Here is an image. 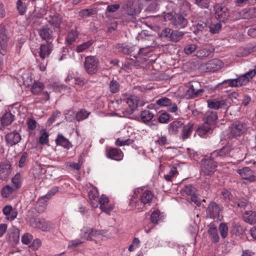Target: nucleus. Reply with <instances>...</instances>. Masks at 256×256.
<instances>
[{
    "label": "nucleus",
    "mask_w": 256,
    "mask_h": 256,
    "mask_svg": "<svg viewBox=\"0 0 256 256\" xmlns=\"http://www.w3.org/2000/svg\"><path fill=\"white\" fill-rule=\"evenodd\" d=\"M53 48V45L51 42L46 44H42L38 51L39 55L42 60L48 57Z\"/></svg>",
    "instance_id": "19"
},
{
    "label": "nucleus",
    "mask_w": 256,
    "mask_h": 256,
    "mask_svg": "<svg viewBox=\"0 0 256 256\" xmlns=\"http://www.w3.org/2000/svg\"><path fill=\"white\" fill-rule=\"evenodd\" d=\"M14 191L16 190L13 187L6 185L2 190V196L4 198H8Z\"/></svg>",
    "instance_id": "41"
},
{
    "label": "nucleus",
    "mask_w": 256,
    "mask_h": 256,
    "mask_svg": "<svg viewBox=\"0 0 256 256\" xmlns=\"http://www.w3.org/2000/svg\"><path fill=\"white\" fill-rule=\"evenodd\" d=\"M208 107L212 109L218 110L226 104L224 100H216V99L208 100L207 101Z\"/></svg>",
    "instance_id": "29"
},
{
    "label": "nucleus",
    "mask_w": 256,
    "mask_h": 256,
    "mask_svg": "<svg viewBox=\"0 0 256 256\" xmlns=\"http://www.w3.org/2000/svg\"><path fill=\"white\" fill-rule=\"evenodd\" d=\"M106 155L108 158L116 160H120L123 158L122 152L116 148H110L106 150Z\"/></svg>",
    "instance_id": "20"
},
{
    "label": "nucleus",
    "mask_w": 256,
    "mask_h": 256,
    "mask_svg": "<svg viewBox=\"0 0 256 256\" xmlns=\"http://www.w3.org/2000/svg\"><path fill=\"white\" fill-rule=\"evenodd\" d=\"M178 174V171L176 168L171 170L168 174L164 175V178L168 182H171L172 178Z\"/></svg>",
    "instance_id": "57"
},
{
    "label": "nucleus",
    "mask_w": 256,
    "mask_h": 256,
    "mask_svg": "<svg viewBox=\"0 0 256 256\" xmlns=\"http://www.w3.org/2000/svg\"><path fill=\"white\" fill-rule=\"evenodd\" d=\"M91 228H84L81 231V238L86 240H90L91 238Z\"/></svg>",
    "instance_id": "52"
},
{
    "label": "nucleus",
    "mask_w": 256,
    "mask_h": 256,
    "mask_svg": "<svg viewBox=\"0 0 256 256\" xmlns=\"http://www.w3.org/2000/svg\"><path fill=\"white\" fill-rule=\"evenodd\" d=\"M153 197L154 194L151 191L144 190L140 196L141 202L144 204H150L152 201Z\"/></svg>",
    "instance_id": "28"
},
{
    "label": "nucleus",
    "mask_w": 256,
    "mask_h": 256,
    "mask_svg": "<svg viewBox=\"0 0 256 256\" xmlns=\"http://www.w3.org/2000/svg\"><path fill=\"white\" fill-rule=\"evenodd\" d=\"M30 224L32 227L38 228L42 231H48L52 228L50 222L40 218H32L30 220Z\"/></svg>",
    "instance_id": "11"
},
{
    "label": "nucleus",
    "mask_w": 256,
    "mask_h": 256,
    "mask_svg": "<svg viewBox=\"0 0 256 256\" xmlns=\"http://www.w3.org/2000/svg\"><path fill=\"white\" fill-rule=\"evenodd\" d=\"M255 11L256 9L254 8H250L248 10L245 9L241 12V14L244 18L248 19L256 16V15L254 14Z\"/></svg>",
    "instance_id": "43"
},
{
    "label": "nucleus",
    "mask_w": 256,
    "mask_h": 256,
    "mask_svg": "<svg viewBox=\"0 0 256 256\" xmlns=\"http://www.w3.org/2000/svg\"><path fill=\"white\" fill-rule=\"evenodd\" d=\"M93 11L92 9L82 10L80 12V15L84 18L88 17L93 14Z\"/></svg>",
    "instance_id": "64"
},
{
    "label": "nucleus",
    "mask_w": 256,
    "mask_h": 256,
    "mask_svg": "<svg viewBox=\"0 0 256 256\" xmlns=\"http://www.w3.org/2000/svg\"><path fill=\"white\" fill-rule=\"evenodd\" d=\"M187 89L186 91L185 96L186 98H194L202 96L204 92L200 88V84L196 81H193L188 83L186 85Z\"/></svg>",
    "instance_id": "2"
},
{
    "label": "nucleus",
    "mask_w": 256,
    "mask_h": 256,
    "mask_svg": "<svg viewBox=\"0 0 256 256\" xmlns=\"http://www.w3.org/2000/svg\"><path fill=\"white\" fill-rule=\"evenodd\" d=\"M222 64V61L220 60L218 58L212 59L206 64V68L209 72H215L220 70Z\"/></svg>",
    "instance_id": "21"
},
{
    "label": "nucleus",
    "mask_w": 256,
    "mask_h": 256,
    "mask_svg": "<svg viewBox=\"0 0 256 256\" xmlns=\"http://www.w3.org/2000/svg\"><path fill=\"white\" fill-rule=\"evenodd\" d=\"M222 28V24L220 23L212 24L210 26V31L212 34H216Z\"/></svg>",
    "instance_id": "62"
},
{
    "label": "nucleus",
    "mask_w": 256,
    "mask_h": 256,
    "mask_svg": "<svg viewBox=\"0 0 256 256\" xmlns=\"http://www.w3.org/2000/svg\"><path fill=\"white\" fill-rule=\"evenodd\" d=\"M79 33L76 30H71L66 38V42L68 45L72 44L75 42L78 36Z\"/></svg>",
    "instance_id": "31"
},
{
    "label": "nucleus",
    "mask_w": 256,
    "mask_h": 256,
    "mask_svg": "<svg viewBox=\"0 0 256 256\" xmlns=\"http://www.w3.org/2000/svg\"><path fill=\"white\" fill-rule=\"evenodd\" d=\"M44 88V84L38 81H34L31 87V92L33 94L37 95L41 92Z\"/></svg>",
    "instance_id": "33"
},
{
    "label": "nucleus",
    "mask_w": 256,
    "mask_h": 256,
    "mask_svg": "<svg viewBox=\"0 0 256 256\" xmlns=\"http://www.w3.org/2000/svg\"><path fill=\"white\" fill-rule=\"evenodd\" d=\"M98 195L99 193L98 190L96 187L93 188L88 192L89 198L94 204H95V202H96L98 201L99 198Z\"/></svg>",
    "instance_id": "42"
},
{
    "label": "nucleus",
    "mask_w": 256,
    "mask_h": 256,
    "mask_svg": "<svg viewBox=\"0 0 256 256\" xmlns=\"http://www.w3.org/2000/svg\"><path fill=\"white\" fill-rule=\"evenodd\" d=\"M58 187L54 186L44 196L39 198L37 202V205L42 207L41 210L44 211L46 206V202L52 196H54L58 191Z\"/></svg>",
    "instance_id": "12"
},
{
    "label": "nucleus",
    "mask_w": 256,
    "mask_h": 256,
    "mask_svg": "<svg viewBox=\"0 0 256 256\" xmlns=\"http://www.w3.org/2000/svg\"><path fill=\"white\" fill-rule=\"evenodd\" d=\"M236 172L242 179L248 180L250 182H254L256 180L254 172L249 167L238 169L236 170Z\"/></svg>",
    "instance_id": "16"
},
{
    "label": "nucleus",
    "mask_w": 256,
    "mask_h": 256,
    "mask_svg": "<svg viewBox=\"0 0 256 256\" xmlns=\"http://www.w3.org/2000/svg\"><path fill=\"white\" fill-rule=\"evenodd\" d=\"M40 136L39 142L42 144H47L48 142V134L46 130H42L40 132Z\"/></svg>",
    "instance_id": "47"
},
{
    "label": "nucleus",
    "mask_w": 256,
    "mask_h": 256,
    "mask_svg": "<svg viewBox=\"0 0 256 256\" xmlns=\"http://www.w3.org/2000/svg\"><path fill=\"white\" fill-rule=\"evenodd\" d=\"M32 240V234L26 233L22 238V242L24 244H28L30 243Z\"/></svg>",
    "instance_id": "61"
},
{
    "label": "nucleus",
    "mask_w": 256,
    "mask_h": 256,
    "mask_svg": "<svg viewBox=\"0 0 256 256\" xmlns=\"http://www.w3.org/2000/svg\"><path fill=\"white\" fill-rule=\"evenodd\" d=\"M55 142L58 146H60L69 149L72 147V144L69 140L60 134H58Z\"/></svg>",
    "instance_id": "24"
},
{
    "label": "nucleus",
    "mask_w": 256,
    "mask_h": 256,
    "mask_svg": "<svg viewBox=\"0 0 256 256\" xmlns=\"http://www.w3.org/2000/svg\"><path fill=\"white\" fill-rule=\"evenodd\" d=\"M244 220L250 224L256 223V212L246 211L243 214Z\"/></svg>",
    "instance_id": "27"
},
{
    "label": "nucleus",
    "mask_w": 256,
    "mask_h": 256,
    "mask_svg": "<svg viewBox=\"0 0 256 256\" xmlns=\"http://www.w3.org/2000/svg\"><path fill=\"white\" fill-rule=\"evenodd\" d=\"M218 120V114L216 112L208 111L206 114L204 121L206 124L211 126L214 125Z\"/></svg>",
    "instance_id": "22"
},
{
    "label": "nucleus",
    "mask_w": 256,
    "mask_h": 256,
    "mask_svg": "<svg viewBox=\"0 0 256 256\" xmlns=\"http://www.w3.org/2000/svg\"><path fill=\"white\" fill-rule=\"evenodd\" d=\"M170 118V114L166 112L161 114L158 118V122L162 124L168 123Z\"/></svg>",
    "instance_id": "55"
},
{
    "label": "nucleus",
    "mask_w": 256,
    "mask_h": 256,
    "mask_svg": "<svg viewBox=\"0 0 256 256\" xmlns=\"http://www.w3.org/2000/svg\"><path fill=\"white\" fill-rule=\"evenodd\" d=\"M119 49L120 51L122 52L124 54H130L136 59L139 58L141 56L146 55V53L143 52L144 48H142L139 49L136 46H122L119 48Z\"/></svg>",
    "instance_id": "7"
},
{
    "label": "nucleus",
    "mask_w": 256,
    "mask_h": 256,
    "mask_svg": "<svg viewBox=\"0 0 256 256\" xmlns=\"http://www.w3.org/2000/svg\"><path fill=\"white\" fill-rule=\"evenodd\" d=\"M216 16L220 20H224L228 16V8L224 6H218L216 12Z\"/></svg>",
    "instance_id": "30"
},
{
    "label": "nucleus",
    "mask_w": 256,
    "mask_h": 256,
    "mask_svg": "<svg viewBox=\"0 0 256 256\" xmlns=\"http://www.w3.org/2000/svg\"><path fill=\"white\" fill-rule=\"evenodd\" d=\"M154 114L149 110H144L141 112L140 117L144 122H150L153 118Z\"/></svg>",
    "instance_id": "38"
},
{
    "label": "nucleus",
    "mask_w": 256,
    "mask_h": 256,
    "mask_svg": "<svg viewBox=\"0 0 256 256\" xmlns=\"http://www.w3.org/2000/svg\"><path fill=\"white\" fill-rule=\"evenodd\" d=\"M155 143L156 144L160 146L169 144L168 140L166 135H161L158 136V139L155 140Z\"/></svg>",
    "instance_id": "51"
},
{
    "label": "nucleus",
    "mask_w": 256,
    "mask_h": 256,
    "mask_svg": "<svg viewBox=\"0 0 256 256\" xmlns=\"http://www.w3.org/2000/svg\"><path fill=\"white\" fill-rule=\"evenodd\" d=\"M90 114V112L84 109H82L76 113V118L78 122L82 121L87 118Z\"/></svg>",
    "instance_id": "39"
},
{
    "label": "nucleus",
    "mask_w": 256,
    "mask_h": 256,
    "mask_svg": "<svg viewBox=\"0 0 256 256\" xmlns=\"http://www.w3.org/2000/svg\"><path fill=\"white\" fill-rule=\"evenodd\" d=\"M206 24L203 22H198L196 26V28L194 30V33L196 34H198L200 32H202L206 27Z\"/></svg>",
    "instance_id": "56"
},
{
    "label": "nucleus",
    "mask_w": 256,
    "mask_h": 256,
    "mask_svg": "<svg viewBox=\"0 0 256 256\" xmlns=\"http://www.w3.org/2000/svg\"><path fill=\"white\" fill-rule=\"evenodd\" d=\"M28 128L30 130H34L36 127L37 122L36 120L32 118H30L26 122Z\"/></svg>",
    "instance_id": "63"
},
{
    "label": "nucleus",
    "mask_w": 256,
    "mask_h": 256,
    "mask_svg": "<svg viewBox=\"0 0 256 256\" xmlns=\"http://www.w3.org/2000/svg\"><path fill=\"white\" fill-rule=\"evenodd\" d=\"M21 138V136L19 132L16 130L9 132L6 136V143L10 146L18 144L20 141Z\"/></svg>",
    "instance_id": "18"
},
{
    "label": "nucleus",
    "mask_w": 256,
    "mask_h": 256,
    "mask_svg": "<svg viewBox=\"0 0 256 256\" xmlns=\"http://www.w3.org/2000/svg\"><path fill=\"white\" fill-rule=\"evenodd\" d=\"M172 30L170 28H166L163 30L160 34L162 38H169L170 39Z\"/></svg>",
    "instance_id": "60"
},
{
    "label": "nucleus",
    "mask_w": 256,
    "mask_h": 256,
    "mask_svg": "<svg viewBox=\"0 0 256 256\" xmlns=\"http://www.w3.org/2000/svg\"><path fill=\"white\" fill-rule=\"evenodd\" d=\"M138 98L136 96H131L126 100V103L130 109V111L124 112L125 116L131 114L138 108V106H143L144 104L140 103L138 104Z\"/></svg>",
    "instance_id": "13"
},
{
    "label": "nucleus",
    "mask_w": 256,
    "mask_h": 256,
    "mask_svg": "<svg viewBox=\"0 0 256 256\" xmlns=\"http://www.w3.org/2000/svg\"><path fill=\"white\" fill-rule=\"evenodd\" d=\"M211 130V127L208 124H204L200 127L198 129V134L202 136L206 135V134L209 132Z\"/></svg>",
    "instance_id": "50"
},
{
    "label": "nucleus",
    "mask_w": 256,
    "mask_h": 256,
    "mask_svg": "<svg viewBox=\"0 0 256 256\" xmlns=\"http://www.w3.org/2000/svg\"><path fill=\"white\" fill-rule=\"evenodd\" d=\"M220 211L219 206L215 202H210L206 208V212L207 216L214 219L218 218Z\"/></svg>",
    "instance_id": "14"
},
{
    "label": "nucleus",
    "mask_w": 256,
    "mask_h": 256,
    "mask_svg": "<svg viewBox=\"0 0 256 256\" xmlns=\"http://www.w3.org/2000/svg\"><path fill=\"white\" fill-rule=\"evenodd\" d=\"M9 38L6 32L5 26L0 25V54L5 55L7 52L8 42Z\"/></svg>",
    "instance_id": "10"
},
{
    "label": "nucleus",
    "mask_w": 256,
    "mask_h": 256,
    "mask_svg": "<svg viewBox=\"0 0 256 256\" xmlns=\"http://www.w3.org/2000/svg\"><path fill=\"white\" fill-rule=\"evenodd\" d=\"M230 130V135L232 137L239 136L247 131V126L244 122L236 121L231 125Z\"/></svg>",
    "instance_id": "8"
},
{
    "label": "nucleus",
    "mask_w": 256,
    "mask_h": 256,
    "mask_svg": "<svg viewBox=\"0 0 256 256\" xmlns=\"http://www.w3.org/2000/svg\"><path fill=\"white\" fill-rule=\"evenodd\" d=\"M197 46L195 44H188L186 46L184 51L186 54H192L196 49Z\"/></svg>",
    "instance_id": "53"
},
{
    "label": "nucleus",
    "mask_w": 256,
    "mask_h": 256,
    "mask_svg": "<svg viewBox=\"0 0 256 256\" xmlns=\"http://www.w3.org/2000/svg\"><path fill=\"white\" fill-rule=\"evenodd\" d=\"M228 228L226 223L222 222L219 226V231L222 238H225L228 234Z\"/></svg>",
    "instance_id": "45"
},
{
    "label": "nucleus",
    "mask_w": 256,
    "mask_h": 256,
    "mask_svg": "<svg viewBox=\"0 0 256 256\" xmlns=\"http://www.w3.org/2000/svg\"><path fill=\"white\" fill-rule=\"evenodd\" d=\"M150 220L152 224H150V227L152 228L154 224H158L160 220V212L158 210H154L150 215Z\"/></svg>",
    "instance_id": "37"
},
{
    "label": "nucleus",
    "mask_w": 256,
    "mask_h": 256,
    "mask_svg": "<svg viewBox=\"0 0 256 256\" xmlns=\"http://www.w3.org/2000/svg\"><path fill=\"white\" fill-rule=\"evenodd\" d=\"M16 8L20 15L25 14L27 10V4L26 2V0H18L16 2Z\"/></svg>",
    "instance_id": "32"
},
{
    "label": "nucleus",
    "mask_w": 256,
    "mask_h": 256,
    "mask_svg": "<svg viewBox=\"0 0 256 256\" xmlns=\"http://www.w3.org/2000/svg\"><path fill=\"white\" fill-rule=\"evenodd\" d=\"M183 126L184 122L182 120H175L168 124V133L171 135H176L181 132Z\"/></svg>",
    "instance_id": "17"
},
{
    "label": "nucleus",
    "mask_w": 256,
    "mask_h": 256,
    "mask_svg": "<svg viewBox=\"0 0 256 256\" xmlns=\"http://www.w3.org/2000/svg\"><path fill=\"white\" fill-rule=\"evenodd\" d=\"M100 61L96 56H87L84 58V68L90 75L96 74L99 70Z\"/></svg>",
    "instance_id": "1"
},
{
    "label": "nucleus",
    "mask_w": 256,
    "mask_h": 256,
    "mask_svg": "<svg viewBox=\"0 0 256 256\" xmlns=\"http://www.w3.org/2000/svg\"><path fill=\"white\" fill-rule=\"evenodd\" d=\"M10 165L0 164V178L5 180L10 174Z\"/></svg>",
    "instance_id": "34"
},
{
    "label": "nucleus",
    "mask_w": 256,
    "mask_h": 256,
    "mask_svg": "<svg viewBox=\"0 0 256 256\" xmlns=\"http://www.w3.org/2000/svg\"><path fill=\"white\" fill-rule=\"evenodd\" d=\"M122 8L128 15L134 16L141 12L142 5L140 0H127Z\"/></svg>",
    "instance_id": "3"
},
{
    "label": "nucleus",
    "mask_w": 256,
    "mask_h": 256,
    "mask_svg": "<svg viewBox=\"0 0 256 256\" xmlns=\"http://www.w3.org/2000/svg\"><path fill=\"white\" fill-rule=\"evenodd\" d=\"M194 128V123L189 122L186 124H184V126L181 130V137L183 140L188 138L191 135Z\"/></svg>",
    "instance_id": "23"
},
{
    "label": "nucleus",
    "mask_w": 256,
    "mask_h": 256,
    "mask_svg": "<svg viewBox=\"0 0 256 256\" xmlns=\"http://www.w3.org/2000/svg\"><path fill=\"white\" fill-rule=\"evenodd\" d=\"M20 234L18 230H14L10 233L8 239L10 242L17 243L19 240Z\"/></svg>",
    "instance_id": "44"
},
{
    "label": "nucleus",
    "mask_w": 256,
    "mask_h": 256,
    "mask_svg": "<svg viewBox=\"0 0 256 256\" xmlns=\"http://www.w3.org/2000/svg\"><path fill=\"white\" fill-rule=\"evenodd\" d=\"M14 119V116L10 112H6L2 117L1 122L3 126L10 124Z\"/></svg>",
    "instance_id": "35"
},
{
    "label": "nucleus",
    "mask_w": 256,
    "mask_h": 256,
    "mask_svg": "<svg viewBox=\"0 0 256 256\" xmlns=\"http://www.w3.org/2000/svg\"><path fill=\"white\" fill-rule=\"evenodd\" d=\"M182 192L183 194H185L190 196V198L188 199V202H194L198 206L200 205V202L198 198V191L192 184L186 186L182 188Z\"/></svg>",
    "instance_id": "9"
},
{
    "label": "nucleus",
    "mask_w": 256,
    "mask_h": 256,
    "mask_svg": "<svg viewBox=\"0 0 256 256\" xmlns=\"http://www.w3.org/2000/svg\"><path fill=\"white\" fill-rule=\"evenodd\" d=\"M110 90L112 93L118 92L120 90V84L114 80H111L109 84Z\"/></svg>",
    "instance_id": "49"
},
{
    "label": "nucleus",
    "mask_w": 256,
    "mask_h": 256,
    "mask_svg": "<svg viewBox=\"0 0 256 256\" xmlns=\"http://www.w3.org/2000/svg\"><path fill=\"white\" fill-rule=\"evenodd\" d=\"M172 100L166 97H162L156 101V104L161 106L167 108L171 104Z\"/></svg>",
    "instance_id": "48"
},
{
    "label": "nucleus",
    "mask_w": 256,
    "mask_h": 256,
    "mask_svg": "<svg viewBox=\"0 0 256 256\" xmlns=\"http://www.w3.org/2000/svg\"><path fill=\"white\" fill-rule=\"evenodd\" d=\"M202 170L205 175L212 176L216 171L217 162L210 158H204L200 161Z\"/></svg>",
    "instance_id": "5"
},
{
    "label": "nucleus",
    "mask_w": 256,
    "mask_h": 256,
    "mask_svg": "<svg viewBox=\"0 0 256 256\" xmlns=\"http://www.w3.org/2000/svg\"><path fill=\"white\" fill-rule=\"evenodd\" d=\"M38 35L42 40L46 42L52 40L54 38V32L48 26H44L38 30Z\"/></svg>",
    "instance_id": "15"
},
{
    "label": "nucleus",
    "mask_w": 256,
    "mask_h": 256,
    "mask_svg": "<svg viewBox=\"0 0 256 256\" xmlns=\"http://www.w3.org/2000/svg\"><path fill=\"white\" fill-rule=\"evenodd\" d=\"M184 34L182 32L172 30L170 40L174 42L180 41L183 38Z\"/></svg>",
    "instance_id": "40"
},
{
    "label": "nucleus",
    "mask_w": 256,
    "mask_h": 256,
    "mask_svg": "<svg viewBox=\"0 0 256 256\" xmlns=\"http://www.w3.org/2000/svg\"><path fill=\"white\" fill-rule=\"evenodd\" d=\"M12 182L13 184V188L17 190L22 186V180L21 175L20 174H16L12 178Z\"/></svg>",
    "instance_id": "36"
},
{
    "label": "nucleus",
    "mask_w": 256,
    "mask_h": 256,
    "mask_svg": "<svg viewBox=\"0 0 256 256\" xmlns=\"http://www.w3.org/2000/svg\"><path fill=\"white\" fill-rule=\"evenodd\" d=\"M93 40H90L86 42H84L83 44L78 45L76 48V52H82L84 51L85 50L88 48L92 44Z\"/></svg>",
    "instance_id": "46"
},
{
    "label": "nucleus",
    "mask_w": 256,
    "mask_h": 256,
    "mask_svg": "<svg viewBox=\"0 0 256 256\" xmlns=\"http://www.w3.org/2000/svg\"><path fill=\"white\" fill-rule=\"evenodd\" d=\"M47 19L48 22L56 28H58L62 22V18L58 14H50Z\"/></svg>",
    "instance_id": "25"
},
{
    "label": "nucleus",
    "mask_w": 256,
    "mask_h": 256,
    "mask_svg": "<svg viewBox=\"0 0 256 256\" xmlns=\"http://www.w3.org/2000/svg\"><path fill=\"white\" fill-rule=\"evenodd\" d=\"M186 12L181 11L175 14L172 18V23L174 28L178 29L184 28L188 24V14Z\"/></svg>",
    "instance_id": "4"
},
{
    "label": "nucleus",
    "mask_w": 256,
    "mask_h": 256,
    "mask_svg": "<svg viewBox=\"0 0 256 256\" xmlns=\"http://www.w3.org/2000/svg\"><path fill=\"white\" fill-rule=\"evenodd\" d=\"M222 84H228V86L230 87H239L237 78L224 80Z\"/></svg>",
    "instance_id": "54"
},
{
    "label": "nucleus",
    "mask_w": 256,
    "mask_h": 256,
    "mask_svg": "<svg viewBox=\"0 0 256 256\" xmlns=\"http://www.w3.org/2000/svg\"><path fill=\"white\" fill-rule=\"evenodd\" d=\"M91 238L90 240H95L96 238L100 237L102 235V231L100 230H96L91 228Z\"/></svg>",
    "instance_id": "59"
},
{
    "label": "nucleus",
    "mask_w": 256,
    "mask_h": 256,
    "mask_svg": "<svg viewBox=\"0 0 256 256\" xmlns=\"http://www.w3.org/2000/svg\"><path fill=\"white\" fill-rule=\"evenodd\" d=\"M208 234L210 236L212 242L216 243L219 241L220 237L216 226L214 224H210L208 230Z\"/></svg>",
    "instance_id": "26"
},
{
    "label": "nucleus",
    "mask_w": 256,
    "mask_h": 256,
    "mask_svg": "<svg viewBox=\"0 0 256 256\" xmlns=\"http://www.w3.org/2000/svg\"><path fill=\"white\" fill-rule=\"evenodd\" d=\"M232 148L230 146H226L222 148L212 152L210 156L216 162L230 158Z\"/></svg>",
    "instance_id": "6"
},
{
    "label": "nucleus",
    "mask_w": 256,
    "mask_h": 256,
    "mask_svg": "<svg viewBox=\"0 0 256 256\" xmlns=\"http://www.w3.org/2000/svg\"><path fill=\"white\" fill-rule=\"evenodd\" d=\"M211 51L207 48H202L198 50L197 52V55L199 57H206L210 54Z\"/></svg>",
    "instance_id": "58"
}]
</instances>
